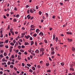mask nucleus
Segmentation results:
<instances>
[{
	"label": "nucleus",
	"mask_w": 75,
	"mask_h": 75,
	"mask_svg": "<svg viewBox=\"0 0 75 75\" xmlns=\"http://www.w3.org/2000/svg\"><path fill=\"white\" fill-rule=\"evenodd\" d=\"M8 40H6L5 41V43H8Z\"/></svg>",
	"instance_id": "a878e982"
},
{
	"label": "nucleus",
	"mask_w": 75,
	"mask_h": 75,
	"mask_svg": "<svg viewBox=\"0 0 75 75\" xmlns=\"http://www.w3.org/2000/svg\"><path fill=\"white\" fill-rule=\"evenodd\" d=\"M20 51L21 52H24V50H20Z\"/></svg>",
	"instance_id": "bb28decb"
},
{
	"label": "nucleus",
	"mask_w": 75,
	"mask_h": 75,
	"mask_svg": "<svg viewBox=\"0 0 75 75\" xmlns=\"http://www.w3.org/2000/svg\"><path fill=\"white\" fill-rule=\"evenodd\" d=\"M18 48L19 49H20V48H21V46H20V45L18 46Z\"/></svg>",
	"instance_id": "13d9d810"
},
{
	"label": "nucleus",
	"mask_w": 75,
	"mask_h": 75,
	"mask_svg": "<svg viewBox=\"0 0 75 75\" xmlns=\"http://www.w3.org/2000/svg\"><path fill=\"white\" fill-rule=\"evenodd\" d=\"M27 13L28 14H30V10H28L27 11Z\"/></svg>",
	"instance_id": "ea45409f"
},
{
	"label": "nucleus",
	"mask_w": 75,
	"mask_h": 75,
	"mask_svg": "<svg viewBox=\"0 0 75 75\" xmlns=\"http://www.w3.org/2000/svg\"><path fill=\"white\" fill-rule=\"evenodd\" d=\"M11 58H14V54H13L11 56Z\"/></svg>",
	"instance_id": "a19ab883"
},
{
	"label": "nucleus",
	"mask_w": 75,
	"mask_h": 75,
	"mask_svg": "<svg viewBox=\"0 0 75 75\" xmlns=\"http://www.w3.org/2000/svg\"><path fill=\"white\" fill-rule=\"evenodd\" d=\"M28 52H31V49H30L28 50Z\"/></svg>",
	"instance_id": "864d4df0"
},
{
	"label": "nucleus",
	"mask_w": 75,
	"mask_h": 75,
	"mask_svg": "<svg viewBox=\"0 0 75 75\" xmlns=\"http://www.w3.org/2000/svg\"><path fill=\"white\" fill-rule=\"evenodd\" d=\"M55 49H56V50L58 51V47L57 46H56L55 47Z\"/></svg>",
	"instance_id": "f704fd0d"
},
{
	"label": "nucleus",
	"mask_w": 75,
	"mask_h": 75,
	"mask_svg": "<svg viewBox=\"0 0 75 75\" xmlns=\"http://www.w3.org/2000/svg\"><path fill=\"white\" fill-rule=\"evenodd\" d=\"M37 67L38 68H40V67H40V65H38L37 66Z\"/></svg>",
	"instance_id": "09e8293b"
},
{
	"label": "nucleus",
	"mask_w": 75,
	"mask_h": 75,
	"mask_svg": "<svg viewBox=\"0 0 75 75\" xmlns=\"http://www.w3.org/2000/svg\"><path fill=\"white\" fill-rule=\"evenodd\" d=\"M22 65L23 67H24L25 64H24V63H22Z\"/></svg>",
	"instance_id": "6e6d98bb"
},
{
	"label": "nucleus",
	"mask_w": 75,
	"mask_h": 75,
	"mask_svg": "<svg viewBox=\"0 0 75 75\" xmlns=\"http://www.w3.org/2000/svg\"><path fill=\"white\" fill-rule=\"evenodd\" d=\"M66 34H68L69 35V34H70V35H72V33L71 32H67L66 33Z\"/></svg>",
	"instance_id": "6e6552de"
},
{
	"label": "nucleus",
	"mask_w": 75,
	"mask_h": 75,
	"mask_svg": "<svg viewBox=\"0 0 75 75\" xmlns=\"http://www.w3.org/2000/svg\"><path fill=\"white\" fill-rule=\"evenodd\" d=\"M46 65L47 67H48V66H49V64L48 63H46Z\"/></svg>",
	"instance_id": "603ef678"
},
{
	"label": "nucleus",
	"mask_w": 75,
	"mask_h": 75,
	"mask_svg": "<svg viewBox=\"0 0 75 75\" xmlns=\"http://www.w3.org/2000/svg\"><path fill=\"white\" fill-rule=\"evenodd\" d=\"M39 31H40V30H39V29H37L36 30V32L37 33H39Z\"/></svg>",
	"instance_id": "f3484780"
},
{
	"label": "nucleus",
	"mask_w": 75,
	"mask_h": 75,
	"mask_svg": "<svg viewBox=\"0 0 75 75\" xmlns=\"http://www.w3.org/2000/svg\"><path fill=\"white\" fill-rule=\"evenodd\" d=\"M4 18H7V17L5 15H4Z\"/></svg>",
	"instance_id": "0e129e2a"
},
{
	"label": "nucleus",
	"mask_w": 75,
	"mask_h": 75,
	"mask_svg": "<svg viewBox=\"0 0 75 75\" xmlns=\"http://www.w3.org/2000/svg\"><path fill=\"white\" fill-rule=\"evenodd\" d=\"M3 71H0V74L1 75H2V74H3Z\"/></svg>",
	"instance_id": "4d7b16f0"
},
{
	"label": "nucleus",
	"mask_w": 75,
	"mask_h": 75,
	"mask_svg": "<svg viewBox=\"0 0 75 75\" xmlns=\"http://www.w3.org/2000/svg\"><path fill=\"white\" fill-rule=\"evenodd\" d=\"M29 71V72H33V71L31 69H30Z\"/></svg>",
	"instance_id": "473e14b6"
},
{
	"label": "nucleus",
	"mask_w": 75,
	"mask_h": 75,
	"mask_svg": "<svg viewBox=\"0 0 75 75\" xmlns=\"http://www.w3.org/2000/svg\"><path fill=\"white\" fill-rule=\"evenodd\" d=\"M72 51H75V47H72Z\"/></svg>",
	"instance_id": "412c9836"
},
{
	"label": "nucleus",
	"mask_w": 75,
	"mask_h": 75,
	"mask_svg": "<svg viewBox=\"0 0 75 75\" xmlns=\"http://www.w3.org/2000/svg\"><path fill=\"white\" fill-rule=\"evenodd\" d=\"M25 55H27V54H28V53H27V52H25L24 53Z\"/></svg>",
	"instance_id": "a18cd8bd"
},
{
	"label": "nucleus",
	"mask_w": 75,
	"mask_h": 75,
	"mask_svg": "<svg viewBox=\"0 0 75 75\" xmlns=\"http://www.w3.org/2000/svg\"><path fill=\"white\" fill-rule=\"evenodd\" d=\"M13 22H17V19H16V18H14L13 20Z\"/></svg>",
	"instance_id": "f8f14e48"
},
{
	"label": "nucleus",
	"mask_w": 75,
	"mask_h": 75,
	"mask_svg": "<svg viewBox=\"0 0 75 75\" xmlns=\"http://www.w3.org/2000/svg\"><path fill=\"white\" fill-rule=\"evenodd\" d=\"M34 27H35V26L34 25H31L30 26V28H34Z\"/></svg>",
	"instance_id": "ddd939ff"
},
{
	"label": "nucleus",
	"mask_w": 75,
	"mask_h": 75,
	"mask_svg": "<svg viewBox=\"0 0 75 75\" xmlns=\"http://www.w3.org/2000/svg\"><path fill=\"white\" fill-rule=\"evenodd\" d=\"M19 41H20L21 42H23V40H22V39H19Z\"/></svg>",
	"instance_id": "69168bd1"
},
{
	"label": "nucleus",
	"mask_w": 75,
	"mask_h": 75,
	"mask_svg": "<svg viewBox=\"0 0 75 75\" xmlns=\"http://www.w3.org/2000/svg\"><path fill=\"white\" fill-rule=\"evenodd\" d=\"M40 36H44V33L42 32H41L39 34Z\"/></svg>",
	"instance_id": "f03ea898"
},
{
	"label": "nucleus",
	"mask_w": 75,
	"mask_h": 75,
	"mask_svg": "<svg viewBox=\"0 0 75 75\" xmlns=\"http://www.w3.org/2000/svg\"><path fill=\"white\" fill-rule=\"evenodd\" d=\"M51 50L52 51H54V48L52 47L51 48Z\"/></svg>",
	"instance_id": "bf43d9fd"
},
{
	"label": "nucleus",
	"mask_w": 75,
	"mask_h": 75,
	"mask_svg": "<svg viewBox=\"0 0 75 75\" xmlns=\"http://www.w3.org/2000/svg\"><path fill=\"white\" fill-rule=\"evenodd\" d=\"M25 45H28V44L29 43H28V42H25Z\"/></svg>",
	"instance_id": "4c0bfd02"
},
{
	"label": "nucleus",
	"mask_w": 75,
	"mask_h": 75,
	"mask_svg": "<svg viewBox=\"0 0 75 75\" xmlns=\"http://www.w3.org/2000/svg\"><path fill=\"white\" fill-rule=\"evenodd\" d=\"M47 72H51V70L49 69L47 71Z\"/></svg>",
	"instance_id": "72a5a7b5"
},
{
	"label": "nucleus",
	"mask_w": 75,
	"mask_h": 75,
	"mask_svg": "<svg viewBox=\"0 0 75 75\" xmlns=\"http://www.w3.org/2000/svg\"><path fill=\"white\" fill-rule=\"evenodd\" d=\"M49 60L50 61H52V59L50 57H49Z\"/></svg>",
	"instance_id": "680f3d73"
},
{
	"label": "nucleus",
	"mask_w": 75,
	"mask_h": 75,
	"mask_svg": "<svg viewBox=\"0 0 75 75\" xmlns=\"http://www.w3.org/2000/svg\"><path fill=\"white\" fill-rule=\"evenodd\" d=\"M25 37L26 39H28L29 38H30V36L28 35L27 36H25Z\"/></svg>",
	"instance_id": "7ed1b4c3"
},
{
	"label": "nucleus",
	"mask_w": 75,
	"mask_h": 75,
	"mask_svg": "<svg viewBox=\"0 0 75 75\" xmlns=\"http://www.w3.org/2000/svg\"><path fill=\"white\" fill-rule=\"evenodd\" d=\"M37 35V34H35L33 35V36L35 37H36Z\"/></svg>",
	"instance_id": "2f4dec72"
},
{
	"label": "nucleus",
	"mask_w": 75,
	"mask_h": 75,
	"mask_svg": "<svg viewBox=\"0 0 75 75\" xmlns=\"http://www.w3.org/2000/svg\"><path fill=\"white\" fill-rule=\"evenodd\" d=\"M11 45H12L13 46H14V43H13V42H11L10 43Z\"/></svg>",
	"instance_id": "393cba45"
},
{
	"label": "nucleus",
	"mask_w": 75,
	"mask_h": 75,
	"mask_svg": "<svg viewBox=\"0 0 75 75\" xmlns=\"http://www.w3.org/2000/svg\"><path fill=\"white\" fill-rule=\"evenodd\" d=\"M30 40H33V38L32 37L30 38Z\"/></svg>",
	"instance_id": "774afa93"
},
{
	"label": "nucleus",
	"mask_w": 75,
	"mask_h": 75,
	"mask_svg": "<svg viewBox=\"0 0 75 75\" xmlns=\"http://www.w3.org/2000/svg\"><path fill=\"white\" fill-rule=\"evenodd\" d=\"M44 51V48H41L40 50V52L41 51Z\"/></svg>",
	"instance_id": "39448f33"
},
{
	"label": "nucleus",
	"mask_w": 75,
	"mask_h": 75,
	"mask_svg": "<svg viewBox=\"0 0 75 75\" xmlns=\"http://www.w3.org/2000/svg\"><path fill=\"white\" fill-rule=\"evenodd\" d=\"M61 65H62V66H64V63L62 62L61 63Z\"/></svg>",
	"instance_id": "b1692460"
},
{
	"label": "nucleus",
	"mask_w": 75,
	"mask_h": 75,
	"mask_svg": "<svg viewBox=\"0 0 75 75\" xmlns=\"http://www.w3.org/2000/svg\"><path fill=\"white\" fill-rule=\"evenodd\" d=\"M10 31L11 33H12V34L13 35H14V32H13V31H12L11 30Z\"/></svg>",
	"instance_id": "dca6fc26"
},
{
	"label": "nucleus",
	"mask_w": 75,
	"mask_h": 75,
	"mask_svg": "<svg viewBox=\"0 0 75 75\" xmlns=\"http://www.w3.org/2000/svg\"><path fill=\"white\" fill-rule=\"evenodd\" d=\"M14 67V66L13 65H11L10 66V68H13V67Z\"/></svg>",
	"instance_id": "a211bd4d"
},
{
	"label": "nucleus",
	"mask_w": 75,
	"mask_h": 75,
	"mask_svg": "<svg viewBox=\"0 0 75 75\" xmlns=\"http://www.w3.org/2000/svg\"><path fill=\"white\" fill-rule=\"evenodd\" d=\"M45 14L46 16V17H48V13H45Z\"/></svg>",
	"instance_id": "5701e85b"
},
{
	"label": "nucleus",
	"mask_w": 75,
	"mask_h": 75,
	"mask_svg": "<svg viewBox=\"0 0 75 75\" xmlns=\"http://www.w3.org/2000/svg\"><path fill=\"white\" fill-rule=\"evenodd\" d=\"M39 13L40 15H41L42 14V12L40 11L39 12Z\"/></svg>",
	"instance_id": "e433bc0d"
},
{
	"label": "nucleus",
	"mask_w": 75,
	"mask_h": 75,
	"mask_svg": "<svg viewBox=\"0 0 75 75\" xmlns=\"http://www.w3.org/2000/svg\"><path fill=\"white\" fill-rule=\"evenodd\" d=\"M30 16V15H28L27 16V18H28V20H29V19H30V18H31V16Z\"/></svg>",
	"instance_id": "20e7f679"
},
{
	"label": "nucleus",
	"mask_w": 75,
	"mask_h": 75,
	"mask_svg": "<svg viewBox=\"0 0 75 75\" xmlns=\"http://www.w3.org/2000/svg\"><path fill=\"white\" fill-rule=\"evenodd\" d=\"M4 46V45H2V44L0 45V47L1 48L3 47Z\"/></svg>",
	"instance_id": "cd10ccee"
},
{
	"label": "nucleus",
	"mask_w": 75,
	"mask_h": 75,
	"mask_svg": "<svg viewBox=\"0 0 75 75\" xmlns=\"http://www.w3.org/2000/svg\"><path fill=\"white\" fill-rule=\"evenodd\" d=\"M4 56H6L7 55V54H6V53L5 52L4 53Z\"/></svg>",
	"instance_id": "c03bdc74"
},
{
	"label": "nucleus",
	"mask_w": 75,
	"mask_h": 75,
	"mask_svg": "<svg viewBox=\"0 0 75 75\" xmlns=\"http://www.w3.org/2000/svg\"><path fill=\"white\" fill-rule=\"evenodd\" d=\"M70 71H74V69L73 68H70Z\"/></svg>",
	"instance_id": "6ab92c4d"
},
{
	"label": "nucleus",
	"mask_w": 75,
	"mask_h": 75,
	"mask_svg": "<svg viewBox=\"0 0 75 75\" xmlns=\"http://www.w3.org/2000/svg\"><path fill=\"white\" fill-rule=\"evenodd\" d=\"M33 44H34V42L32 41L31 42V45H33Z\"/></svg>",
	"instance_id": "4be33fe9"
},
{
	"label": "nucleus",
	"mask_w": 75,
	"mask_h": 75,
	"mask_svg": "<svg viewBox=\"0 0 75 75\" xmlns=\"http://www.w3.org/2000/svg\"><path fill=\"white\" fill-rule=\"evenodd\" d=\"M2 61L3 62H4V61H5V59L4 58H3L2 59Z\"/></svg>",
	"instance_id": "58836bf2"
},
{
	"label": "nucleus",
	"mask_w": 75,
	"mask_h": 75,
	"mask_svg": "<svg viewBox=\"0 0 75 75\" xmlns=\"http://www.w3.org/2000/svg\"><path fill=\"white\" fill-rule=\"evenodd\" d=\"M35 52H36V53H37V54H38L39 53V50H35Z\"/></svg>",
	"instance_id": "423d86ee"
},
{
	"label": "nucleus",
	"mask_w": 75,
	"mask_h": 75,
	"mask_svg": "<svg viewBox=\"0 0 75 75\" xmlns=\"http://www.w3.org/2000/svg\"><path fill=\"white\" fill-rule=\"evenodd\" d=\"M16 41L15 40H13V42L14 44H15L16 43Z\"/></svg>",
	"instance_id": "de8ad7c7"
},
{
	"label": "nucleus",
	"mask_w": 75,
	"mask_h": 75,
	"mask_svg": "<svg viewBox=\"0 0 75 75\" xmlns=\"http://www.w3.org/2000/svg\"><path fill=\"white\" fill-rule=\"evenodd\" d=\"M1 36H0L1 38H3V34H1Z\"/></svg>",
	"instance_id": "8fccbe9b"
},
{
	"label": "nucleus",
	"mask_w": 75,
	"mask_h": 75,
	"mask_svg": "<svg viewBox=\"0 0 75 75\" xmlns=\"http://www.w3.org/2000/svg\"><path fill=\"white\" fill-rule=\"evenodd\" d=\"M55 40H56V42H57V41H59V40H58V38L57 37H56V38Z\"/></svg>",
	"instance_id": "9b49d317"
},
{
	"label": "nucleus",
	"mask_w": 75,
	"mask_h": 75,
	"mask_svg": "<svg viewBox=\"0 0 75 75\" xmlns=\"http://www.w3.org/2000/svg\"><path fill=\"white\" fill-rule=\"evenodd\" d=\"M21 48H25V46L24 45H22L21 46Z\"/></svg>",
	"instance_id": "79ce46f5"
},
{
	"label": "nucleus",
	"mask_w": 75,
	"mask_h": 75,
	"mask_svg": "<svg viewBox=\"0 0 75 75\" xmlns=\"http://www.w3.org/2000/svg\"><path fill=\"white\" fill-rule=\"evenodd\" d=\"M18 59L19 60H21V58L20 57V56H18Z\"/></svg>",
	"instance_id": "4468645a"
},
{
	"label": "nucleus",
	"mask_w": 75,
	"mask_h": 75,
	"mask_svg": "<svg viewBox=\"0 0 75 75\" xmlns=\"http://www.w3.org/2000/svg\"><path fill=\"white\" fill-rule=\"evenodd\" d=\"M44 42L45 43H46V44H47L48 43V41L47 40H44Z\"/></svg>",
	"instance_id": "aec40b11"
},
{
	"label": "nucleus",
	"mask_w": 75,
	"mask_h": 75,
	"mask_svg": "<svg viewBox=\"0 0 75 75\" xmlns=\"http://www.w3.org/2000/svg\"><path fill=\"white\" fill-rule=\"evenodd\" d=\"M30 12L31 13H35L36 12V10H35V9L32 8L30 9Z\"/></svg>",
	"instance_id": "f257e3e1"
},
{
	"label": "nucleus",
	"mask_w": 75,
	"mask_h": 75,
	"mask_svg": "<svg viewBox=\"0 0 75 75\" xmlns=\"http://www.w3.org/2000/svg\"><path fill=\"white\" fill-rule=\"evenodd\" d=\"M68 40L69 42H72V39H68Z\"/></svg>",
	"instance_id": "9d476101"
},
{
	"label": "nucleus",
	"mask_w": 75,
	"mask_h": 75,
	"mask_svg": "<svg viewBox=\"0 0 75 75\" xmlns=\"http://www.w3.org/2000/svg\"><path fill=\"white\" fill-rule=\"evenodd\" d=\"M11 64L12 65H14V62H11Z\"/></svg>",
	"instance_id": "e2e57ef3"
},
{
	"label": "nucleus",
	"mask_w": 75,
	"mask_h": 75,
	"mask_svg": "<svg viewBox=\"0 0 75 75\" xmlns=\"http://www.w3.org/2000/svg\"><path fill=\"white\" fill-rule=\"evenodd\" d=\"M16 18H18L20 17V15L19 14H17L16 15Z\"/></svg>",
	"instance_id": "2eb2a0df"
},
{
	"label": "nucleus",
	"mask_w": 75,
	"mask_h": 75,
	"mask_svg": "<svg viewBox=\"0 0 75 75\" xmlns=\"http://www.w3.org/2000/svg\"><path fill=\"white\" fill-rule=\"evenodd\" d=\"M4 51H3V50H1V53H2V54H3L4 52Z\"/></svg>",
	"instance_id": "49530a36"
},
{
	"label": "nucleus",
	"mask_w": 75,
	"mask_h": 75,
	"mask_svg": "<svg viewBox=\"0 0 75 75\" xmlns=\"http://www.w3.org/2000/svg\"><path fill=\"white\" fill-rule=\"evenodd\" d=\"M13 68H14V70H15V71L17 70V68H16V67H14Z\"/></svg>",
	"instance_id": "c9c22d12"
},
{
	"label": "nucleus",
	"mask_w": 75,
	"mask_h": 75,
	"mask_svg": "<svg viewBox=\"0 0 75 75\" xmlns=\"http://www.w3.org/2000/svg\"><path fill=\"white\" fill-rule=\"evenodd\" d=\"M27 66H28V67H31V64H27Z\"/></svg>",
	"instance_id": "c85d7f7f"
},
{
	"label": "nucleus",
	"mask_w": 75,
	"mask_h": 75,
	"mask_svg": "<svg viewBox=\"0 0 75 75\" xmlns=\"http://www.w3.org/2000/svg\"><path fill=\"white\" fill-rule=\"evenodd\" d=\"M32 69L33 70V71H35V68L34 67H32Z\"/></svg>",
	"instance_id": "c756f323"
},
{
	"label": "nucleus",
	"mask_w": 75,
	"mask_h": 75,
	"mask_svg": "<svg viewBox=\"0 0 75 75\" xmlns=\"http://www.w3.org/2000/svg\"><path fill=\"white\" fill-rule=\"evenodd\" d=\"M7 64L8 65H10V64H11V62H10V61L8 62L7 63Z\"/></svg>",
	"instance_id": "7c9ffc66"
},
{
	"label": "nucleus",
	"mask_w": 75,
	"mask_h": 75,
	"mask_svg": "<svg viewBox=\"0 0 75 75\" xmlns=\"http://www.w3.org/2000/svg\"><path fill=\"white\" fill-rule=\"evenodd\" d=\"M30 7V6H29V5H27L26 6V8H28V7Z\"/></svg>",
	"instance_id": "5fc2aeb1"
},
{
	"label": "nucleus",
	"mask_w": 75,
	"mask_h": 75,
	"mask_svg": "<svg viewBox=\"0 0 75 75\" xmlns=\"http://www.w3.org/2000/svg\"><path fill=\"white\" fill-rule=\"evenodd\" d=\"M15 51L17 53H18V50H16Z\"/></svg>",
	"instance_id": "338daca9"
},
{
	"label": "nucleus",
	"mask_w": 75,
	"mask_h": 75,
	"mask_svg": "<svg viewBox=\"0 0 75 75\" xmlns=\"http://www.w3.org/2000/svg\"><path fill=\"white\" fill-rule=\"evenodd\" d=\"M5 47L6 48H8V45H6L5 46Z\"/></svg>",
	"instance_id": "3c124183"
},
{
	"label": "nucleus",
	"mask_w": 75,
	"mask_h": 75,
	"mask_svg": "<svg viewBox=\"0 0 75 75\" xmlns=\"http://www.w3.org/2000/svg\"><path fill=\"white\" fill-rule=\"evenodd\" d=\"M6 62H4V63H2V65H6Z\"/></svg>",
	"instance_id": "37998d69"
},
{
	"label": "nucleus",
	"mask_w": 75,
	"mask_h": 75,
	"mask_svg": "<svg viewBox=\"0 0 75 75\" xmlns=\"http://www.w3.org/2000/svg\"><path fill=\"white\" fill-rule=\"evenodd\" d=\"M55 35L54 34H54H53V40H55Z\"/></svg>",
	"instance_id": "0eeeda50"
},
{
	"label": "nucleus",
	"mask_w": 75,
	"mask_h": 75,
	"mask_svg": "<svg viewBox=\"0 0 75 75\" xmlns=\"http://www.w3.org/2000/svg\"><path fill=\"white\" fill-rule=\"evenodd\" d=\"M54 54H55V52H54V51L51 52V54L52 55H54Z\"/></svg>",
	"instance_id": "1a4fd4ad"
},
{
	"label": "nucleus",
	"mask_w": 75,
	"mask_h": 75,
	"mask_svg": "<svg viewBox=\"0 0 75 75\" xmlns=\"http://www.w3.org/2000/svg\"><path fill=\"white\" fill-rule=\"evenodd\" d=\"M22 34L24 36V35H25V33H23Z\"/></svg>",
	"instance_id": "052dcab7"
}]
</instances>
